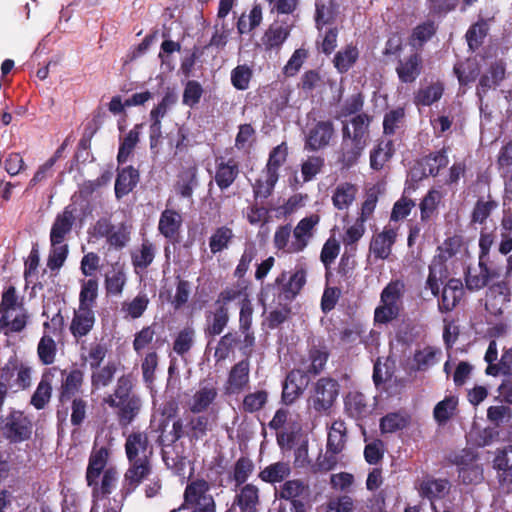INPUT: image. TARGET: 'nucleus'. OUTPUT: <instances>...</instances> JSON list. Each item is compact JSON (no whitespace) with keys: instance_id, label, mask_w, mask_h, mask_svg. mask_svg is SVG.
Returning a JSON list of instances; mask_svg holds the SVG:
<instances>
[{"instance_id":"1","label":"nucleus","mask_w":512,"mask_h":512,"mask_svg":"<svg viewBox=\"0 0 512 512\" xmlns=\"http://www.w3.org/2000/svg\"><path fill=\"white\" fill-rule=\"evenodd\" d=\"M306 269L297 268L289 277L282 271L273 283L261 288L259 300L264 304L270 297L279 308L270 311L266 318L269 329H276L288 320L291 314L290 303L297 297L306 284Z\"/></svg>"},{"instance_id":"2","label":"nucleus","mask_w":512,"mask_h":512,"mask_svg":"<svg viewBox=\"0 0 512 512\" xmlns=\"http://www.w3.org/2000/svg\"><path fill=\"white\" fill-rule=\"evenodd\" d=\"M61 383L57 389L58 392V407L57 418L60 419L61 415L65 417L68 410H71L70 422L74 427H80L86 417L88 410V401L83 396L84 372L73 367L70 370H60Z\"/></svg>"},{"instance_id":"3","label":"nucleus","mask_w":512,"mask_h":512,"mask_svg":"<svg viewBox=\"0 0 512 512\" xmlns=\"http://www.w3.org/2000/svg\"><path fill=\"white\" fill-rule=\"evenodd\" d=\"M135 378L131 373L121 375L113 389L103 401L115 410L117 421L121 427L131 425L139 416L143 402L135 391Z\"/></svg>"},{"instance_id":"4","label":"nucleus","mask_w":512,"mask_h":512,"mask_svg":"<svg viewBox=\"0 0 512 512\" xmlns=\"http://www.w3.org/2000/svg\"><path fill=\"white\" fill-rule=\"evenodd\" d=\"M110 451L106 446L93 447L86 469V483L92 488L94 499L105 498L110 495L118 481V471L115 467H106Z\"/></svg>"},{"instance_id":"5","label":"nucleus","mask_w":512,"mask_h":512,"mask_svg":"<svg viewBox=\"0 0 512 512\" xmlns=\"http://www.w3.org/2000/svg\"><path fill=\"white\" fill-rule=\"evenodd\" d=\"M183 419L178 418L173 422L172 430L166 435L161 436L163 445H173L183 437H187L191 442L204 438L211 430L212 424L207 415H189Z\"/></svg>"},{"instance_id":"6","label":"nucleus","mask_w":512,"mask_h":512,"mask_svg":"<svg viewBox=\"0 0 512 512\" xmlns=\"http://www.w3.org/2000/svg\"><path fill=\"white\" fill-rule=\"evenodd\" d=\"M404 283L400 280L389 282L381 292L379 305L374 312V320L379 324H387L396 319L401 310Z\"/></svg>"},{"instance_id":"7","label":"nucleus","mask_w":512,"mask_h":512,"mask_svg":"<svg viewBox=\"0 0 512 512\" xmlns=\"http://www.w3.org/2000/svg\"><path fill=\"white\" fill-rule=\"evenodd\" d=\"M347 441V429L345 422L342 420L334 421L329 428L326 454L322 460L318 459L313 467L314 472H327L333 470L337 465V455L341 453Z\"/></svg>"},{"instance_id":"8","label":"nucleus","mask_w":512,"mask_h":512,"mask_svg":"<svg viewBox=\"0 0 512 512\" xmlns=\"http://www.w3.org/2000/svg\"><path fill=\"white\" fill-rule=\"evenodd\" d=\"M339 388L340 385L336 379L331 377L319 378L315 382L308 400L310 406L317 413H327L339 395Z\"/></svg>"},{"instance_id":"9","label":"nucleus","mask_w":512,"mask_h":512,"mask_svg":"<svg viewBox=\"0 0 512 512\" xmlns=\"http://www.w3.org/2000/svg\"><path fill=\"white\" fill-rule=\"evenodd\" d=\"M94 230L98 237L105 238L107 244L116 250H122L130 241V226L125 222L114 225L109 219L100 218Z\"/></svg>"},{"instance_id":"10","label":"nucleus","mask_w":512,"mask_h":512,"mask_svg":"<svg viewBox=\"0 0 512 512\" xmlns=\"http://www.w3.org/2000/svg\"><path fill=\"white\" fill-rule=\"evenodd\" d=\"M253 306L247 294L240 302L239 332L243 336L239 351L242 355L251 357L256 343L255 333L252 329Z\"/></svg>"},{"instance_id":"11","label":"nucleus","mask_w":512,"mask_h":512,"mask_svg":"<svg viewBox=\"0 0 512 512\" xmlns=\"http://www.w3.org/2000/svg\"><path fill=\"white\" fill-rule=\"evenodd\" d=\"M32 429L31 419L19 410H12L9 413L3 427L5 438L11 443L29 440L32 436Z\"/></svg>"},{"instance_id":"12","label":"nucleus","mask_w":512,"mask_h":512,"mask_svg":"<svg viewBox=\"0 0 512 512\" xmlns=\"http://www.w3.org/2000/svg\"><path fill=\"white\" fill-rule=\"evenodd\" d=\"M310 382L307 372L302 369H292L282 384L281 399L285 405L293 404L306 390Z\"/></svg>"},{"instance_id":"13","label":"nucleus","mask_w":512,"mask_h":512,"mask_svg":"<svg viewBox=\"0 0 512 512\" xmlns=\"http://www.w3.org/2000/svg\"><path fill=\"white\" fill-rule=\"evenodd\" d=\"M205 324L203 328L204 336L208 339V345L217 336H220L228 327L230 321L229 308L213 305V308L205 311Z\"/></svg>"},{"instance_id":"14","label":"nucleus","mask_w":512,"mask_h":512,"mask_svg":"<svg viewBox=\"0 0 512 512\" xmlns=\"http://www.w3.org/2000/svg\"><path fill=\"white\" fill-rule=\"evenodd\" d=\"M128 462L150 461L153 446L150 444L147 433L134 431L130 433L124 444Z\"/></svg>"},{"instance_id":"15","label":"nucleus","mask_w":512,"mask_h":512,"mask_svg":"<svg viewBox=\"0 0 512 512\" xmlns=\"http://www.w3.org/2000/svg\"><path fill=\"white\" fill-rule=\"evenodd\" d=\"M250 357L245 356L244 359L235 363L230 371L224 385L227 395H238L249 387L250 383Z\"/></svg>"},{"instance_id":"16","label":"nucleus","mask_w":512,"mask_h":512,"mask_svg":"<svg viewBox=\"0 0 512 512\" xmlns=\"http://www.w3.org/2000/svg\"><path fill=\"white\" fill-rule=\"evenodd\" d=\"M320 217L317 214L301 219L293 229V241L287 250L288 253L302 252L309 244L314 234V229L319 223Z\"/></svg>"},{"instance_id":"17","label":"nucleus","mask_w":512,"mask_h":512,"mask_svg":"<svg viewBox=\"0 0 512 512\" xmlns=\"http://www.w3.org/2000/svg\"><path fill=\"white\" fill-rule=\"evenodd\" d=\"M334 134V124L331 120L318 121L309 128L304 147L308 151L323 149L330 144Z\"/></svg>"},{"instance_id":"18","label":"nucleus","mask_w":512,"mask_h":512,"mask_svg":"<svg viewBox=\"0 0 512 512\" xmlns=\"http://www.w3.org/2000/svg\"><path fill=\"white\" fill-rule=\"evenodd\" d=\"M350 128L348 124H343L342 127V143L338 152V163L344 169H349L357 164L359 158L364 151L366 144L354 142L349 139Z\"/></svg>"},{"instance_id":"19","label":"nucleus","mask_w":512,"mask_h":512,"mask_svg":"<svg viewBox=\"0 0 512 512\" xmlns=\"http://www.w3.org/2000/svg\"><path fill=\"white\" fill-rule=\"evenodd\" d=\"M151 471V461L129 462V467L124 474L122 495L126 497L132 494L143 480L151 474Z\"/></svg>"},{"instance_id":"20","label":"nucleus","mask_w":512,"mask_h":512,"mask_svg":"<svg viewBox=\"0 0 512 512\" xmlns=\"http://www.w3.org/2000/svg\"><path fill=\"white\" fill-rule=\"evenodd\" d=\"M373 411L372 405L365 394L359 391H350L344 398L345 414L355 420L362 421L368 418Z\"/></svg>"},{"instance_id":"21","label":"nucleus","mask_w":512,"mask_h":512,"mask_svg":"<svg viewBox=\"0 0 512 512\" xmlns=\"http://www.w3.org/2000/svg\"><path fill=\"white\" fill-rule=\"evenodd\" d=\"M75 212L76 208L73 205H67L56 215L50 230V242H65L72 232L76 220Z\"/></svg>"},{"instance_id":"22","label":"nucleus","mask_w":512,"mask_h":512,"mask_svg":"<svg viewBox=\"0 0 512 512\" xmlns=\"http://www.w3.org/2000/svg\"><path fill=\"white\" fill-rule=\"evenodd\" d=\"M214 181L221 191L228 189L238 178L240 166L236 159L217 157L215 160Z\"/></svg>"},{"instance_id":"23","label":"nucleus","mask_w":512,"mask_h":512,"mask_svg":"<svg viewBox=\"0 0 512 512\" xmlns=\"http://www.w3.org/2000/svg\"><path fill=\"white\" fill-rule=\"evenodd\" d=\"M423 70V58L420 53L413 52L407 57L398 60L395 68L401 83L411 84L421 75Z\"/></svg>"},{"instance_id":"24","label":"nucleus","mask_w":512,"mask_h":512,"mask_svg":"<svg viewBox=\"0 0 512 512\" xmlns=\"http://www.w3.org/2000/svg\"><path fill=\"white\" fill-rule=\"evenodd\" d=\"M464 296L463 283L460 279L450 278L444 285L438 299V308L442 313L451 312Z\"/></svg>"},{"instance_id":"25","label":"nucleus","mask_w":512,"mask_h":512,"mask_svg":"<svg viewBox=\"0 0 512 512\" xmlns=\"http://www.w3.org/2000/svg\"><path fill=\"white\" fill-rule=\"evenodd\" d=\"M238 490L233 499V506L239 508L240 512H258L260 505V490L253 483L237 486Z\"/></svg>"},{"instance_id":"26","label":"nucleus","mask_w":512,"mask_h":512,"mask_svg":"<svg viewBox=\"0 0 512 512\" xmlns=\"http://www.w3.org/2000/svg\"><path fill=\"white\" fill-rule=\"evenodd\" d=\"M478 266V274H473L470 267L464 273L465 286L469 291H478L486 287L492 279L499 277V272L489 267L488 262L478 261Z\"/></svg>"},{"instance_id":"27","label":"nucleus","mask_w":512,"mask_h":512,"mask_svg":"<svg viewBox=\"0 0 512 512\" xmlns=\"http://www.w3.org/2000/svg\"><path fill=\"white\" fill-rule=\"evenodd\" d=\"M506 68L503 62L496 61L492 63L487 71L483 74L477 85L476 94L480 101L488 93L491 88H496L504 80Z\"/></svg>"},{"instance_id":"28","label":"nucleus","mask_w":512,"mask_h":512,"mask_svg":"<svg viewBox=\"0 0 512 512\" xmlns=\"http://www.w3.org/2000/svg\"><path fill=\"white\" fill-rule=\"evenodd\" d=\"M95 321L94 309L78 307V309L74 311L69 327L72 336L76 340L87 336L92 331Z\"/></svg>"},{"instance_id":"29","label":"nucleus","mask_w":512,"mask_h":512,"mask_svg":"<svg viewBox=\"0 0 512 512\" xmlns=\"http://www.w3.org/2000/svg\"><path fill=\"white\" fill-rule=\"evenodd\" d=\"M182 222L183 219L179 212L167 208L160 215L158 230L166 239L176 242L180 235Z\"/></svg>"},{"instance_id":"30","label":"nucleus","mask_w":512,"mask_h":512,"mask_svg":"<svg viewBox=\"0 0 512 512\" xmlns=\"http://www.w3.org/2000/svg\"><path fill=\"white\" fill-rule=\"evenodd\" d=\"M58 370V367H51L43 372L41 380L30 400L31 405L37 410L44 409L50 401L52 395V380L55 372Z\"/></svg>"},{"instance_id":"31","label":"nucleus","mask_w":512,"mask_h":512,"mask_svg":"<svg viewBox=\"0 0 512 512\" xmlns=\"http://www.w3.org/2000/svg\"><path fill=\"white\" fill-rule=\"evenodd\" d=\"M396 237L397 233L394 229L385 228L381 233L373 236L369 247L370 252L376 259H387L391 254Z\"/></svg>"},{"instance_id":"32","label":"nucleus","mask_w":512,"mask_h":512,"mask_svg":"<svg viewBox=\"0 0 512 512\" xmlns=\"http://www.w3.org/2000/svg\"><path fill=\"white\" fill-rule=\"evenodd\" d=\"M451 484L447 479L426 478L419 486V494L423 498H427L431 505L436 500H441L449 493Z\"/></svg>"},{"instance_id":"33","label":"nucleus","mask_w":512,"mask_h":512,"mask_svg":"<svg viewBox=\"0 0 512 512\" xmlns=\"http://www.w3.org/2000/svg\"><path fill=\"white\" fill-rule=\"evenodd\" d=\"M139 178V171L133 166L118 169L114 187L115 197L120 200L128 195L137 186Z\"/></svg>"},{"instance_id":"34","label":"nucleus","mask_w":512,"mask_h":512,"mask_svg":"<svg viewBox=\"0 0 512 512\" xmlns=\"http://www.w3.org/2000/svg\"><path fill=\"white\" fill-rule=\"evenodd\" d=\"M198 168L192 165L182 169L175 183V190L182 198L192 199L194 189L198 186Z\"/></svg>"},{"instance_id":"35","label":"nucleus","mask_w":512,"mask_h":512,"mask_svg":"<svg viewBox=\"0 0 512 512\" xmlns=\"http://www.w3.org/2000/svg\"><path fill=\"white\" fill-rule=\"evenodd\" d=\"M329 356L330 351L325 344L312 345L308 350V361L310 364L304 371L307 372L308 376L321 374L326 367Z\"/></svg>"},{"instance_id":"36","label":"nucleus","mask_w":512,"mask_h":512,"mask_svg":"<svg viewBox=\"0 0 512 512\" xmlns=\"http://www.w3.org/2000/svg\"><path fill=\"white\" fill-rule=\"evenodd\" d=\"M290 35L288 26L273 23L264 32L261 41L266 51L278 50Z\"/></svg>"},{"instance_id":"37","label":"nucleus","mask_w":512,"mask_h":512,"mask_svg":"<svg viewBox=\"0 0 512 512\" xmlns=\"http://www.w3.org/2000/svg\"><path fill=\"white\" fill-rule=\"evenodd\" d=\"M241 333L237 331H229L222 335L215 347L214 359L216 362H221L229 358L234 352L236 347L241 346Z\"/></svg>"},{"instance_id":"38","label":"nucleus","mask_w":512,"mask_h":512,"mask_svg":"<svg viewBox=\"0 0 512 512\" xmlns=\"http://www.w3.org/2000/svg\"><path fill=\"white\" fill-rule=\"evenodd\" d=\"M209 484L203 479H197L187 484L184 491V502L181 508H191L195 503L202 502L206 497H212L208 493Z\"/></svg>"},{"instance_id":"39","label":"nucleus","mask_w":512,"mask_h":512,"mask_svg":"<svg viewBox=\"0 0 512 512\" xmlns=\"http://www.w3.org/2000/svg\"><path fill=\"white\" fill-rule=\"evenodd\" d=\"M126 282L127 277L123 265L119 263L113 264L111 273L105 275L104 285L106 294L110 296L121 295Z\"/></svg>"},{"instance_id":"40","label":"nucleus","mask_w":512,"mask_h":512,"mask_svg":"<svg viewBox=\"0 0 512 512\" xmlns=\"http://www.w3.org/2000/svg\"><path fill=\"white\" fill-rule=\"evenodd\" d=\"M444 83L440 80L421 87L414 96V103L417 106H431L439 101L444 93Z\"/></svg>"},{"instance_id":"41","label":"nucleus","mask_w":512,"mask_h":512,"mask_svg":"<svg viewBox=\"0 0 512 512\" xmlns=\"http://www.w3.org/2000/svg\"><path fill=\"white\" fill-rule=\"evenodd\" d=\"M290 474L291 466L289 462L278 461L262 469L258 477L265 483L275 484L284 481Z\"/></svg>"},{"instance_id":"42","label":"nucleus","mask_w":512,"mask_h":512,"mask_svg":"<svg viewBox=\"0 0 512 512\" xmlns=\"http://www.w3.org/2000/svg\"><path fill=\"white\" fill-rule=\"evenodd\" d=\"M372 120V116L368 115L367 113L357 114L352 117L350 120L352 131L350 130L349 139L353 140L354 142H360L367 145L370 137L369 127Z\"/></svg>"},{"instance_id":"43","label":"nucleus","mask_w":512,"mask_h":512,"mask_svg":"<svg viewBox=\"0 0 512 512\" xmlns=\"http://www.w3.org/2000/svg\"><path fill=\"white\" fill-rule=\"evenodd\" d=\"M458 397L454 395L446 396L439 401L433 409V417L437 424L445 425L452 419L458 411Z\"/></svg>"},{"instance_id":"44","label":"nucleus","mask_w":512,"mask_h":512,"mask_svg":"<svg viewBox=\"0 0 512 512\" xmlns=\"http://www.w3.org/2000/svg\"><path fill=\"white\" fill-rule=\"evenodd\" d=\"M357 187L354 184L344 182L337 185L332 195V203L338 210L348 209L355 201Z\"/></svg>"},{"instance_id":"45","label":"nucleus","mask_w":512,"mask_h":512,"mask_svg":"<svg viewBox=\"0 0 512 512\" xmlns=\"http://www.w3.org/2000/svg\"><path fill=\"white\" fill-rule=\"evenodd\" d=\"M91 371V387L93 390H100L108 387L113 382L117 372V364L110 361L104 366H99Z\"/></svg>"},{"instance_id":"46","label":"nucleus","mask_w":512,"mask_h":512,"mask_svg":"<svg viewBox=\"0 0 512 512\" xmlns=\"http://www.w3.org/2000/svg\"><path fill=\"white\" fill-rule=\"evenodd\" d=\"M477 459V454L470 448H464L460 451L451 452L448 456V461L459 467L460 476L464 483H471L472 480H467L466 473L469 467L474 464Z\"/></svg>"},{"instance_id":"47","label":"nucleus","mask_w":512,"mask_h":512,"mask_svg":"<svg viewBox=\"0 0 512 512\" xmlns=\"http://www.w3.org/2000/svg\"><path fill=\"white\" fill-rule=\"evenodd\" d=\"M438 26L435 21L427 20L413 28L409 37V44L416 48H422L437 33Z\"/></svg>"},{"instance_id":"48","label":"nucleus","mask_w":512,"mask_h":512,"mask_svg":"<svg viewBox=\"0 0 512 512\" xmlns=\"http://www.w3.org/2000/svg\"><path fill=\"white\" fill-rule=\"evenodd\" d=\"M255 464L248 456H240L234 463L230 473L231 480L235 483V487L242 486L247 483V480L253 474Z\"/></svg>"},{"instance_id":"49","label":"nucleus","mask_w":512,"mask_h":512,"mask_svg":"<svg viewBox=\"0 0 512 512\" xmlns=\"http://www.w3.org/2000/svg\"><path fill=\"white\" fill-rule=\"evenodd\" d=\"M143 124H136L127 134L121 139L118 154H117V162L118 164H124L128 161L129 157L133 154L135 147L139 142L140 130Z\"/></svg>"},{"instance_id":"50","label":"nucleus","mask_w":512,"mask_h":512,"mask_svg":"<svg viewBox=\"0 0 512 512\" xmlns=\"http://www.w3.org/2000/svg\"><path fill=\"white\" fill-rule=\"evenodd\" d=\"M155 245L149 240L145 239L142 241L138 251L131 254L132 265L135 272L138 270H146L153 262L155 258Z\"/></svg>"},{"instance_id":"51","label":"nucleus","mask_w":512,"mask_h":512,"mask_svg":"<svg viewBox=\"0 0 512 512\" xmlns=\"http://www.w3.org/2000/svg\"><path fill=\"white\" fill-rule=\"evenodd\" d=\"M218 392L217 389L213 386H203L201 387L194 395L192 399V403L189 406V409L194 414H199L208 409V407L215 401L217 398Z\"/></svg>"},{"instance_id":"52","label":"nucleus","mask_w":512,"mask_h":512,"mask_svg":"<svg viewBox=\"0 0 512 512\" xmlns=\"http://www.w3.org/2000/svg\"><path fill=\"white\" fill-rule=\"evenodd\" d=\"M358 58V48L352 44H349L335 54L333 64L340 74H344L353 67Z\"/></svg>"},{"instance_id":"53","label":"nucleus","mask_w":512,"mask_h":512,"mask_svg":"<svg viewBox=\"0 0 512 512\" xmlns=\"http://www.w3.org/2000/svg\"><path fill=\"white\" fill-rule=\"evenodd\" d=\"M287 157L288 146L286 142H282L270 151L264 168V174H270L279 178V168L286 162Z\"/></svg>"},{"instance_id":"54","label":"nucleus","mask_w":512,"mask_h":512,"mask_svg":"<svg viewBox=\"0 0 512 512\" xmlns=\"http://www.w3.org/2000/svg\"><path fill=\"white\" fill-rule=\"evenodd\" d=\"M279 497L288 501L309 498V486L299 479L287 480L281 486Z\"/></svg>"},{"instance_id":"55","label":"nucleus","mask_w":512,"mask_h":512,"mask_svg":"<svg viewBox=\"0 0 512 512\" xmlns=\"http://www.w3.org/2000/svg\"><path fill=\"white\" fill-rule=\"evenodd\" d=\"M268 397V392L263 389L249 392L244 396L240 409L249 414L259 412L266 406Z\"/></svg>"},{"instance_id":"56","label":"nucleus","mask_w":512,"mask_h":512,"mask_svg":"<svg viewBox=\"0 0 512 512\" xmlns=\"http://www.w3.org/2000/svg\"><path fill=\"white\" fill-rule=\"evenodd\" d=\"M98 287L99 283L96 278L83 280L81 282L78 307L94 309L98 297Z\"/></svg>"},{"instance_id":"57","label":"nucleus","mask_w":512,"mask_h":512,"mask_svg":"<svg viewBox=\"0 0 512 512\" xmlns=\"http://www.w3.org/2000/svg\"><path fill=\"white\" fill-rule=\"evenodd\" d=\"M262 7L260 4L253 5L248 17L242 14L236 24L239 34H246L256 29L262 22Z\"/></svg>"},{"instance_id":"58","label":"nucleus","mask_w":512,"mask_h":512,"mask_svg":"<svg viewBox=\"0 0 512 512\" xmlns=\"http://www.w3.org/2000/svg\"><path fill=\"white\" fill-rule=\"evenodd\" d=\"M69 254L68 244L65 242H50V250L47 258V267L51 271H58L65 263Z\"/></svg>"},{"instance_id":"59","label":"nucleus","mask_w":512,"mask_h":512,"mask_svg":"<svg viewBox=\"0 0 512 512\" xmlns=\"http://www.w3.org/2000/svg\"><path fill=\"white\" fill-rule=\"evenodd\" d=\"M233 238L234 233L231 228L227 226L218 227L209 239L210 251L216 254L227 249Z\"/></svg>"},{"instance_id":"60","label":"nucleus","mask_w":512,"mask_h":512,"mask_svg":"<svg viewBox=\"0 0 512 512\" xmlns=\"http://www.w3.org/2000/svg\"><path fill=\"white\" fill-rule=\"evenodd\" d=\"M498 207L497 201L488 196L487 200L479 198L471 213V222L474 224H484L489 218L493 210Z\"/></svg>"},{"instance_id":"61","label":"nucleus","mask_w":512,"mask_h":512,"mask_svg":"<svg viewBox=\"0 0 512 512\" xmlns=\"http://www.w3.org/2000/svg\"><path fill=\"white\" fill-rule=\"evenodd\" d=\"M405 109L397 107L385 113L383 118V134L393 136L396 131L404 124Z\"/></svg>"},{"instance_id":"62","label":"nucleus","mask_w":512,"mask_h":512,"mask_svg":"<svg viewBox=\"0 0 512 512\" xmlns=\"http://www.w3.org/2000/svg\"><path fill=\"white\" fill-rule=\"evenodd\" d=\"M195 340V330L191 326H186L181 329L176 335L173 342V350L179 355L183 356L188 353L193 347Z\"/></svg>"},{"instance_id":"63","label":"nucleus","mask_w":512,"mask_h":512,"mask_svg":"<svg viewBox=\"0 0 512 512\" xmlns=\"http://www.w3.org/2000/svg\"><path fill=\"white\" fill-rule=\"evenodd\" d=\"M57 354V345L54 339L44 334L37 346V355L39 361L43 365H51L54 363Z\"/></svg>"},{"instance_id":"64","label":"nucleus","mask_w":512,"mask_h":512,"mask_svg":"<svg viewBox=\"0 0 512 512\" xmlns=\"http://www.w3.org/2000/svg\"><path fill=\"white\" fill-rule=\"evenodd\" d=\"M488 30V24L484 19H480L476 23L472 24L465 35L468 46L472 50L479 48L487 36Z\"/></svg>"}]
</instances>
